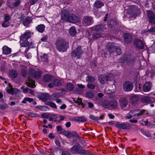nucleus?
<instances>
[{
  "instance_id": "nucleus-64",
  "label": "nucleus",
  "mask_w": 155,
  "mask_h": 155,
  "mask_svg": "<svg viewBox=\"0 0 155 155\" xmlns=\"http://www.w3.org/2000/svg\"><path fill=\"white\" fill-rule=\"evenodd\" d=\"M47 38L48 36H45L41 38V40L43 41H45L47 40Z\"/></svg>"
},
{
  "instance_id": "nucleus-52",
  "label": "nucleus",
  "mask_w": 155,
  "mask_h": 155,
  "mask_svg": "<svg viewBox=\"0 0 155 155\" xmlns=\"http://www.w3.org/2000/svg\"><path fill=\"white\" fill-rule=\"evenodd\" d=\"M21 89L23 90V92L24 93H27L28 91L29 88L27 87H25V86H21Z\"/></svg>"
},
{
  "instance_id": "nucleus-33",
  "label": "nucleus",
  "mask_w": 155,
  "mask_h": 155,
  "mask_svg": "<svg viewBox=\"0 0 155 155\" xmlns=\"http://www.w3.org/2000/svg\"><path fill=\"white\" fill-rule=\"evenodd\" d=\"M138 97L136 95H134L130 97L129 99L133 104L136 103L138 100Z\"/></svg>"
},
{
  "instance_id": "nucleus-58",
  "label": "nucleus",
  "mask_w": 155,
  "mask_h": 155,
  "mask_svg": "<svg viewBox=\"0 0 155 155\" xmlns=\"http://www.w3.org/2000/svg\"><path fill=\"white\" fill-rule=\"evenodd\" d=\"M147 32H155V27H152L147 31Z\"/></svg>"
},
{
  "instance_id": "nucleus-13",
  "label": "nucleus",
  "mask_w": 155,
  "mask_h": 155,
  "mask_svg": "<svg viewBox=\"0 0 155 155\" xmlns=\"http://www.w3.org/2000/svg\"><path fill=\"white\" fill-rule=\"evenodd\" d=\"M124 41L126 43H130L133 39V36L130 33H125L124 35Z\"/></svg>"
},
{
  "instance_id": "nucleus-62",
  "label": "nucleus",
  "mask_w": 155,
  "mask_h": 155,
  "mask_svg": "<svg viewBox=\"0 0 155 155\" xmlns=\"http://www.w3.org/2000/svg\"><path fill=\"white\" fill-rule=\"evenodd\" d=\"M48 137L49 138L51 139H54L55 137L53 135V134L51 133H50L48 135Z\"/></svg>"
},
{
  "instance_id": "nucleus-16",
  "label": "nucleus",
  "mask_w": 155,
  "mask_h": 155,
  "mask_svg": "<svg viewBox=\"0 0 155 155\" xmlns=\"http://www.w3.org/2000/svg\"><path fill=\"white\" fill-rule=\"evenodd\" d=\"M67 21L73 23H77L79 21V19L78 16L74 14H70Z\"/></svg>"
},
{
  "instance_id": "nucleus-18",
  "label": "nucleus",
  "mask_w": 155,
  "mask_h": 155,
  "mask_svg": "<svg viewBox=\"0 0 155 155\" xmlns=\"http://www.w3.org/2000/svg\"><path fill=\"white\" fill-rule=\"evenodd\" d=\"M119 102L120 106L121 108L125 107L128 104V101L125 97L120 98Z\"/></svg>"
},
{
  "instance_id": "nucleus-44",
  "label": "nucleus",
  "mask_w": 155,
  "mask_h": 155,
  "mask_svg": "<svg viewBox=\"0 0 155 155\" xmlns=\"http://www.w3.org/2000/svg\"><path fill=\"white\" fill-rule=\"evenodd\" d=\"M76 120L78 121L83 122H85L87 121L86 119L83 117H76Z\"/></svg>"
},
{
  "instance_id": "nucleus-27",
  "label": "nucleus",
  "mask_w": 155,
  "mask_h": 155,
  "mask_svg": "<svg viewBox=\"0 0 155 155\" xmlns=\"http://www.w3.org/2000/svg\"><path fill=\"white\" fill-rule=\"evenodd\" d=\"M9 75L11 78H16L18 76L17 72L13 70H10L9 71Z\"/></svg>"
},
{
  "instance_id": "nucleus-11",
  "label": "nucleus",
  "mask_w": 155,
  "mask_h": 155,
  "mask_svg": "<svg viewBox=\"0 0 155 155\" xmlns=\"http://www.w3.org/2000/svg\"><path fill=\"white\" fill-rule=\"evenodd\" d=\"M94 22L93 18L89 16L84 17L83 19V23L85 26L91 25Z\"/></svg>"
},
{
  "instance_id": "nucleus-41",
  "label": "nucleus",
  "mask_w": 155,
  "mask_h": 155,
  "mask_svg": "<svg viewBox=\"0 0 155 155\" xmlns=\"http://www.w3.org/2000/svg\"><path fill=\"white\" fill-rule=\"evenodd\" d=\"M57 130L58 133L59 134H63L65 131L64 129H62L61 126H57Z\"/></svg>"
},
{
  "instance_id": "nucleus-24",
  "label": "nucleus",
  "mask_w": 155,
  "mask_h": 155,
  "mask_svg": "<svg viewBox=\"0 0 155 155\" xmlns=\"http://www.w3.org/2000/svg\"><path fill=\"white\" fill-rule=\"evenodd\" d=\"M3 53L5 54H8L11 53V49L7 46H5L2 48Z\"/></svg>"
},
{
  "instance_id": "nucleus-53",
  "label": "nucleus",
  "mask_w": 155,
  "mask_h": 155,
  "mask_svg": "<svg viewBox=\"0 0 155 155\" xmlns=\"http://www.w3.org/2000/svg\"><path fill=\"white\" fill-rule=\"evenodd\" d=\"M87 87L89 88L92 89H94L95 88V86L94 84L91 83H88L87 85Z\"/></svg>"
},
{
  "instance_id": "nucleus-17",
  "label": "nucleus",
  "mask_w": 155,
  "mask_h": 155,
  "mask_svg": "<svg viewBox=\"0 0 155 155\" xmlns=\"http://www.w3.org/2000/svg\"><path fill=\"white\" fill-rule=\"evenodd\" d=\"M134 45L138 48L142 49L144 48V45L142 40L136 39L134 41Z\"/></svg>"
},
{
  "instance_id": "nucleus-36",
  "label": "nucleus",
  "mask_w": 155,
  "mask_h": 155,
  "mask_svg": "<svg viewBox=\"0 0 155 155\" xmlns=\"http://www.w3.org/2000/svg\"><path fill=\"white\" fill-rule=\"evenodd\" d=\"M31 22V18L29 17L28 16L23 21V24L25 26H27L29 23Z\"/></svg>"
},
{
  "instance_id": "nucleus-14",
  "label": "nucleus",
  "mask_w": 155,
  "mask_h": 155,
  "mask_svg": "<svg viewBox=\"0 0 155 155\" xmlns=\"http://www.w3.org/2000/svg\"><path fill=\"white\" fill-rule=\"evenodd\" d=\"M31 33L30 31H26L23 34H22L20 37L21 41L27 40L31 37Z\"/></svg>"
},
{
  "instance_id": "nucleus-28",
  "label": "nucleus",
  "mask_w": 155,
  "mask_h": 155,
  "mask_svg": "<svg viewBox=\"0 0 155 155\" xmlns=\"http://www.w3.org/2000/svg\"><path fill=\"white\" fill-rule=\"evenodd\" d=\"M45 26L44 25L41 24L36 27V30L40 33H42L45 31Z\"/></svg>"
},
{
  "instance_id": "nucleus-48",
  "label": "nucleus",
  "mask_w": 155,
  "mask_h": 155,
  "mask_svg": "<svg viewBox=\"0 0 155 155\" xmlns=\"http://www.w3.org/2000/svg\"><path fill=\"white\" fill-rule=\"evenodd\" d=\"M52 97L55 98H58L61 97V93L57 92L53 94Z\"/></svg>"
},
{
  "instance_id": "nucleus-51",
  "label": "nucleus",
  "mask_w": 155,
  "mask_h": 155,
  "mask_svg": "<svg viewBox=\"0 0 155 155\" xmlns=\"http://www.w3.org/2000/svg\"><path fill=\"white\" fill-rule=\"evenodd\" d=\"M9 25V21H4L2 23V25L3 27L4 28H6L8 27Z\"/></svg>"
},
{
  "instance_id": "nucleus-20",
  "label": "nucleus",
  "mask_w": 155,
  "mask_h": 155,
  "mask_svg": "<svg viewBox=\"0 0 155 155\" xmlns=\"http://www.w3.org/2000/svg\"><path fill=\"white\" fill-rule=\"evenodd\" d=\"M53 78L52 75L50 74H46L43 76V80L45 82L48 83L52 81Z\"/></svg>"
},
{
  "instance_id": "nucleus-23",
  "label": "nucleus",
  "mask_w": 155,
  "mask_h": 155,
  "mask_svg": "<svg viewBox=\"0 0 155 155\" xmlns=\"http://www.w3.org/2000/svg\"><path fill=\"white\" fill-rule=\"evenodd\" d=\"M104 28V27L103 25H97L91 27V30L98 31L103 29Z\"/></svg>"
},
{
  "instance_id": "nucleus-9",
  "label": "nucleus",
  "mask_w": 155,
  "mask_h": 155,
  "mask_svg": "<svg viewBox=\"0 0 155 155\" xmlns=\"http://www.w3.org/2000/svg\"><path fill=\"white\" fill-rule=\"evenodd\" d=\"M7 5L10 8H13L19 6L20 3V0H8Z\"/></svg>"
},
{
  "instance_id": "nucleus-47",
  "label": "nucleus",
  "mask_w": 155,
  "mask_h": 155,
  "mask_svg": "<svg viewBox=\"0 0 155 155\" xmlns=\"http://www.w3.org/2000/svg\"><path fill=\"white\" fill-rule=\"evenodd\" d=\"M26 115L28 116L32 117H38V114L31 112H27L26 113Z\"/></svg>"
},
{
  "instance_id": "nucleus-40",
  "label": "nucleus",
  "mask_w": 155,
  "mask_h": 155,
  "mask_svg": "<svg viewBox=\"0 0 155 155\" xmlns=\"http://www.w3.org/2000/svg\"><path fill=\"white\" fill-rule=\"evenodd\" d=\"M92 36L94 39H96L103 37L102 34L98 33H94L92 35Z\"/></svg>"
},
{
  "instance_id": "nucleus-5",
  "label": "nucleus",
  "mask_w": 155,
  "mask_h": 155,
  "mask_svg": "<svg viewBox=\"0 0 155 155\" xmlns=\"http://www.w3.org/2000/svg\"><path fill=\"white\" fill-rule=\"evenodd\" d=\"M141 13L140 9L134 6H131L129 10V13L131 17L136 18Z\"/></svg>"
},
{
  "instance_id": "nucleus-56",
  "label": "nucleus",
  "mask_w": 155,
  "mask_h": 155,
  "mask_svg": "<svg viewBox=\"0 0 155 155\" xmlns=\"http://www.w3.org/2000/svg\"><path fill=\"white\" fill-rule=\"evenodd\" d=\"M73 137H75L76 138H79V136L77 133L75 131L72 132Z\"/></svg>"
},
{
  "instance_id": "nucleus-4",
  "label": "nucleus",
  "mask_w": 155,
  "mask_h": 155,
  "mask_svg": "<svg viewBox=\"0 0 155 155\" xmlns=\"http://www.w3.org/2000/svg\"><path fill=\"white\" fill-rule=\"evenodd\" d=\"M70 152L73 153H78L80 154H86L87 152L83 149L79 143L74 145L70 149Z\"/></svg>"
},
{
  "instance_id": "nucleus-39",
  "label": "nucleus",
  "mask_w": 155,
  "mask_h": 155,
  "mask_svg": "<svg viewBox=\"0 0 155 155\" xmlns=\"http://www.w3.org/2000/svg\"><path fill=\"white\" fill-rule=\"evenodd\" d=\"M63 134L68 138L73 137L72 132L69 130H65Z\"/></svg>"
},
{
  "instance_id": "nucleus-12",
  "label": "nucleus",
  "mask_w": 155,
  "mask_h": 155,
  "mask_svg": "<svg viewBox=\"0 0 155 155\" xmlns=\"http://www.w3.org/2000/svg\"><path fill=\"white\" fill-rule=\"evenodd\" d=\"M61 19L63 21H68V18L70 16V15L68 11L65 9H63L61 11Z\"/></svg>"
},
{
  "instance_id": "nucleus-29",
  "label": "nucleus",
  "mask_w": 155,
  "mask_h": 155,
  "mask_svg": "<svg viewBox=\"0 0 155 155\" xmlns=\"http://www.w3.org/2000/svg\"><path fill=\"white\" fill-rule=\"evenodd\" d=\"M151 99L150 97L148 96H144L141 99V102L143 103H147L150 102Z\"/></svg>"
},
{
  "instance_id": "nucleus-8",
  "label": "nucleus",
  "mask_w": 155,
  "mask_h": 155,
  "mask_svg": "<svg viewBox=\"0 0 155 155\" xmlns=\"http://www.w3.org/2000/svg\"><path fill=\"white\" fill-rule=\"evenodd\" d=\"M147 17L149 22L153 25L155 24V15L151 11L148 10L146 11Z\"/></svg>"
},
{
  "instance_id": "nucleus-30",
  "label": "nucleus",
  "mask_w": 155,
  "mask_h": 155,
  "mask_svg": "<svg viewBox=\"0 0 155 155\" xmlns=\"http://www.w3.org/2000/svg\"><path fill=\"white\" fill-rule=\"evenodd\" d=\"M74 101L75 103L77 104L78 105H81L83 108L84 107V105L82 102L81 99L79 98H75L74 99Z\"/></svg>"
},
{
  "instance_id": "nucleus-34",
  "label": "nucleus",
  "mask_w": 155,
  "mask_h": 155,
  "mask_svg": "<svg viewBox=\"0 0 155 155\" xmlns=\"http://www.w3.org/2000/svg\"><path fill=\"white\" fill-rule=\"evenodd\" d=\"M116 46L111 44H109L108 45V50L110 54L114 52L115 51Z\"/></svg>"
},
{
  "instance_id": "nucleus-54",
  "label": "nucleus",
  "mask_w": 155,
  "mask_h": 155,
  "mask_svg": "<svg viewBox=\"0 0 155 155\" xmlns=\"http://www.w3.org/2000/svg\"><path fill=\"white\" fill-rule=\"evenodd\" d=\"M41 59L43 61L47 62L48 61V56L47 54H44L41 57Z\"/></svg>"
},
{
  "instance_id": "nucleus-1",
  "label": "nucleus",
  "mask_w": 155,
  "mask_h": 155,
  "mask_svg": "<svg viewBox=\"0 0 155 155\" xmlns=\"http://www.w3.org/2000/svg\"><path fill=\"white\" fill-rule=\"evenodd\" d=\"M42 73L39 71L31 68L28 71L29 78L26 81L27 86L31 88L35 87V81L31 79L30 78L38 79L40 78L41 76Z\"/></svg>"
},
{
  "instance_id": "nucleus-25",
  "label": "nucleus",
  "mask_w": 155,
  "mask_h": 155,
  "mask_svg": "<svg viewBox=\"0 0 155 155\" xmlns=\"http://www.w3.org/2000/svg\"><path fill=\"white\" fill-rule=\"evenodd\" d=\"M104 2L100 0L96 1L94 4L95 7L97 8H100L104 5Z\"/></svg>"
},
{
  "instance_id": "nucleus-2",
  "label": "nucleus",
  "mask_w": 155,
  "mask_h": 155,
  "mask_svg": "<svg viewBox=\"0 0 155 155\" xmlns=\"http://www.w3.org/2000/svg\"><path fill=\"white\" fill-rule=\"evenodd\" d=\"M68 42L63 38H58L56 40L55 45L56 49L59 51L64 52L66 51L69 48Z\"/></svg>"
},
{
  "instance_id": "nucleus-3",
  "label": "nucleus",
  "mask_w": 155,
  "mask_h": 155,
  "mask_svg": "<svg viewBox=\"0 0 155 155\" xmlns=\"http://www.w3.org/2000/svg\"><path fill=\"white\" fill-rule=\"evenodd\" d=\"M81 46L78 45L76 42L73 43L71 52V56L72 58L78 59L80 58L84 52Z\"/></svg>"
},
{
  "instance_id": "nucleus-35",
  "label": "nucleus",
  "mask_w": 155,
  "mask_h": 155,
  "mask_svg": "<svg viewBox=\"0 0 155 155\" xmlns=\"http://www.w3.org/2000/svg\"><path fill=\"white\" fill-rule=\"evenodd\" d=\"M69 33L70 35L73 36H74L76 33V29L74 26H72L69 29Z\"/></svg>"
},
{
  "instance_id": "nucleus-31",
  "label": "nucleus",
  "mask_w": 155,
  "mask_h": 155,
  "mask_svg": "<svg viewBox=\"0 0 155 155\" xmlns=\"http://www.w3.org/2000/svg\"><path fill=\"white\" fill-rule=\"evenodd\" d=\"M117 24V22L115 21L112 19L109 20L107 23L108 26L110 28L114 27V26L116 25Z\"/></svg>"
},
{
  "instance_id": "nucleus-59",
  "label": "nucleus",
  "mask_w": 155,
  "mask_h": 155,
  "mask_svg": "<svg viewBox=\"0 0 155 155\" xmlns=\"http://www.w3.org/2000/svg\"><path fill=\"white\" fill-rule=\"evenodd\" d=\"M11 19V17L9 15L5 16L4 18V21H8L9 20H10Z\"/></svg>"
},
{
  "instance_id": "nucleus-57",
  "label": "nucleus",
  "mask_w": 155,
  "mask_h": 155,
  "mask_svg": "<svg viewBox=\"0 0 155 155\" xmlns=\"http://www.w3.org/2000/svg\"><path fill=\"white\" fill-rule=\"evenodd\" d=\"M38 1V0H29L28 3L31 5L35 4Z\"/></svg>"
},
{
  "instance_id": "nucleus-22",
  "label": "nucleus",
  "mask_w": 155,
  "mask_h": 155,
  "mask_svg": "<svg viewBox=\"0 0 155 155\" xmlns=\"http://www.w3.org/2000/svg\"><path fill=\"white\" fill-rule=\"evenodd\" d=\"M114 126L117 128L123 129H127L129 127V125L128 124H125L124 123L121 124L118 123L117 124H114Z\"/></svg>"
},
{
  "instance_id": "nucleus-38",
  "label": "nucleus",
  "mask_w": 155,
  "mask_h": 155,
  "mask_svg": "<svg viewBox=\"0 0 155 155\" xmlns=\"http://www.w3.org/2000/svg\"><path fill=\"white\" fill-rule=\"evenodd\" d=\"M7 64L6 62L4 61L1 65V70L2 72H5L6 70V66Z\"/></svg>"
},
{
  "instance_id": "nucleus-46",
  "label": "nucleus",
  "mask_w": 155,
  "mask_h": 155,
  "mask_svg": "<svg viewBox=\"0 0 155 155\" xmlns=\"http://www.w3.org/2000/svg\"><path fill=\"white\" fill-rule=\"evenodd\" d=\"M45 104L50 106L51 107L54 108H57V106L55 103L52 102H48Z\"/></svg>"
},
{
  "instance_id": "nucleus-26",
  "label": "nucleus",
  "mask_w": 155,
  "mask_h": 155,
  "mask_svg": "<svg viewBox=\"0 0 155 155\" xmlns=\"http://www.w3.org/2000/svg\"><path fill=\"white\" fill-rule=\"evenodd\" d=\"M49 95L47 93H43L40 96V99L42 101L45 102L47 101L49 98Z\"/></svg>"
},
{
  "instance_id": "nucleus-7",
  "label": "nucleus",
  "mask_w": 155,
  "mask_h": 155,
  "mask_svg": "<svg viewBox=\"0 0 155 155\" xmlns=\"http://www.w3.org/2000/svg\"><path fill=\"white\" fill-rule=\"evenodd\" d=\"M123 90L125 91H130L132 90L134 86L131 82L127 81L123 83Z\"/></svg>"
},
{
  "instance_id": "nucleus-6",
  "label": "nucleus",
  "mask_w": 155,
  "mask_h": 155,
  "mask_svg": "<svg viewBox=\"0 0 155 155\" xmlns=\"http://www.w3.org/2000/svg\"><path fill=\"white\" fill-rule=\"evenodd\" d=\"M62 84V81L61 80L53 78L52 82L48 84V87L49 88H53L54 87H59Z\"/></svg>"
},
{
  "instance_id": "nucleus-50",
  "label": "nucleus",
  "mask_w": 155,
  "mask_h": 155,
  "mask_svg": "<svg viewBox=\"0 0 155 155\" xmlns=\"http://www.w3.org/2000/svg\"><path fill=\"white\" fill-rule=\"evenodd\" d=\"M23 41L21 43V45L23 47H27L29 44V42L27 40L22 41Z\"/></svg>"
},
{
  "instance_id": "nucleus-49",
  "label": "nucleus",
  "mask_w": 155,
  "mask_h": 155,
  "mask_svg": "<svg viewBox=\"0 0 155 155\" xmlns=\"http://www.w3.org/2000/svg\"><path fill=\"white\" fill-rule=\"evenodd\" d=\"M21 74L23 77H25L27 74V70L25 69H21Z\"/></svg>"
},
{
  "instance_id": "nucleus-63",
  "label": "nucleus",
  "mask_w": 155,
  "mask_h": 155,
  "mask_svg": "<svg viewBox=\"0 0 155 155\" xmlns=\"http://www.w3.org/2000/svg\"><path fill=\"white\" fill-rule=\"evenodd\" d=\"M25 18V16L23 15H21V16L18 18L19 19V21L21 22L23 21Z\"/></svg>"
},
{
  "instance_id": "nucleus-42",
  "label": "nucleus",
  "mask_w": 155,
  "mask_h": 155,
  "mask_svg": "<svg viewBox=\"0 0 155 155\" xmlns=\"http://www.w3.org/2000/svg\"><path fill=\"white\" fill-rule=\"evenodd\" d=\"M86 96L88 98H93L94 97V93L92 91H88L86 92Z\"/></svg>"
},
{
  "instance_id": "nucleus-43",
  "label": "nucleus",
  "mask_w": 155,
  "mask_h": 155,
  "mask_svg": "<svg viewBox=\"0 0 155 155\" xmlns=\"http://www.w3.org/2000/svg\"><path fill=\"white\" fill-rule=\"evenodd\" d=\"M95 80V78L92 76H88L86 77V81L87 82L90 81L92 82L94 81Z\"/></svg>"
},
{
  "instance_id": "nucleus-15",
  "label": "nucleus",
  "mask_w": 155,
  "mask_h": 155,
  "mask_svg": "<svg viewBox=\"0 0 155 155\" xmlns=\"http://www.w3.org/2000/svg\"><path fill=\"white\" fill-rule=\"evenodd\" d=\"M109 80L108 77L107 75L101 74L98 76V81L101 84H104Z\"/></svg>"
},
{
  "instance_id": "nucleus-45",
  "label": "nucleus",
  "mask_w": 155,
  "mask_h": 155,
  "mask_svg": "<svg viewBox=\"0 0 155 155\" xmlns=\"http://www.w3.org/2000/svg\"><path fill=\"white\" fill-rule=\"evenodd\" d=\"M89 118L91 120H97L100 119H102L101 117H97L92 115H90L89 117Z\"/></svg>"
},
{
  "instance_id": "nucleus-21",
  "label": "nucleus",
  "mask_w": 155,
  "mask_h": 155,
  "mask_svg": "<svg viewBox=\"0 0 155 155\" xmlns=\"http://www.w3.org/2000/svg\"><path fill=\"white\" fill-rule=\"evenodd\" d=\"M118 106L117 102L115 100L110 101L109 109H117Z\"/></svg>"
},
{
  "instance_id": "nucleus-37",
  "label": "nucleus",
  "mask_w": 155,
  "mask_h": 155,
  "mask_svg": "<svg viewBox=\"0 0 155 155\" xmlns=\"http://www.w3.org/2000/svg\"><path fill=\"white\" fill-rule=\"evenodd\" d=\"M66 87L67 90L71 91H73L74 88L73 84L71 83H68L66 85Z\"/></svg>"
},
{
  "instance_id": "nucleus-61",
  "label": "nucleus",
  "mask_w": 155,
  "mask_h": 155,
  "mask_svg": "<svg viewBox=\"0 0 155 155\" xmlns=\"http://www.w3.org/2000/svg\"><path fill=\"white\" fill-rule=\"evenodd\" d=\"M61 155H70L69 152L67 151H63L61 153Z\"/></svg>"
},
{
  "instance_id": "nucleus-19",
  "label": "nucleus",
  "mask_w": 155,
  "mask_h": 155,
  "mask_svg": "<svg viewBox=\"0 0 155 155\" xmlns=\"http://www.w3.org/2000/svg\"><path fill=\"white\" fill-rule=\"evenodd\" d=\"M152 87V83L150 82H147L144 84L143 87V90L147 92L150 90Z\"/></svg>"
},
{
  "instance_id": "nucleus-60",
  "label": "nucleus",
  "mask_w": 155,
  "mask_h": 155,
  "mask_svg": "<svg viewBox=\"0 0 155 155\" xmlns=\"http://www.w3.org/2000/svg\"><path fill=\"white\" fill-rule=\"evenodd\" d=\"M6 108V106L5 104H0V109L1 110L5 109Z\"/></svg>"
},
{
  "instance_id": "nucleus-10",
  "label": "nucleus",
  "mask_w": 155,
  "mask_h": 155,
  "mask_svg": "<svg viewBox=\"0 0 155 155\" xmlns=\"http://www.w3.org/2000/svg\"><path fill=\"white\" fill-rule=\"evenodd\" d=\"M130 113L134 116H139L147 114L146 110H134L130 111Z\"/></svg>"
},
{
  "instance_id": "nucleus-32",
  "label": "nucleus",
  "mask_w": 155,
  "mask_h": 155,
  "mask_svg": "<svg viewBox=\"0 0 155 155\" xmlns=\"http://www.w3.org/2000/svg\"><path fill=\"white\" fill-rule=\"evenodd\" d=\"M101 105L104 107L109 109L110 101L107 100H104L102 102Z\"/></svg>"
},
{
  "instance_id": "nucleus-55",
  "label": "nucleus",
  "mask_w": 155,
  "mask_h": 155,
  "mask_svg": "<svg viewBox=\"0 0 155 155\" xmlns=\"http://www.w3.org/2000/svg\"><path fill=\"white\" fill-rule=\"evenodd\" d=\"M115 51H116V52L117 53V54L120 55L121 54V49L119 47L116 46Z\"/></svg>"
}]
</instances>
